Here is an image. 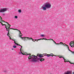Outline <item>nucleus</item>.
<instances>
[{
  "label": "nucleus",
  "instance_id": "18",
  "mask_svg": "<svg viewBox=\"0 0 74 74\" xmlns=\"http://www.w3.org/2000/svg\"><path fill=\"white\" fill-rule=\"evenodd\" d=\"M42 56H43V55H39V58H42V57H43Z\"/></svg>",
  "mask_w": 74,
  "mask_h": 74
},
{
  "label": "nucleus",
  "instance_id": "5",
  "mask_svg": "<svg viewBox=\"0 0 74 74\" xmlns=\"http://www.w3.org/2000/svg\"><path fill=\"white\" fill-rule=\"evenodd\" d=\"M8 25H7L6 26H5V27L6 28V29H9L11 27V25L9 24L8 23H7Z\"/></svg>",
  "mask_w": 74,
  "mask_h": 74
},
{
  "label": "nucleus",
  "instance_id": "6",
  "mask_svg": "<svg viewBox=\"0 0 74 74\" xmlns=\"http://www.w3.org/2000/svg\"><path fill=\"white\" fill-rule=\"evenodd\" d=\"M45 40H51V41H53L54 43L55 44H57V45H60V43H56V42H55V41L53 40L52 39H45Z\"/></svg>",
  "mask_w": 74,
  "mask_h": 74
},
{
  "label": "nucleus",
  "instance_id": "28",
  "mask_svg": "<svg viewBox=\"0 0 74 74\" xmlns=\"http://www.w3.org/2000/svg\"><path fill=\"white\" fill-rule=\"evenodd\" d=\"M34 56H35L34 55H33L32 56H31V58H32V57L34 58Z\"/></svg>",
  "mask_w": 74,
  "mask_h": 74
},
{
  "label": "nucleus",
  "instance_id": "11",
  "mask_svg": "<svg viewBox=\"0 0 74 74\" xmlns=\"http://www.w3.org/2000/svg\"><path fill=\"white\" fill-rule=\"evenodd\" d=\"M63 45H64V46H66V47H67V48L69 49V46H68L65 43H64L62 44Z\"/></svg>",
  "mask_w": 74,
  "mask_h": 74
},
{
  "label": "nucleus",
  "instance_id": "27",
  "mask_svg": "<svg viewBox=\"0 0 74 74\" xmlns=\"http://www.w3.org/2000/svg\"><path fill=\"white\" fill-rule=\"evenodd\" d=\"M68 49L69 51H70L73 54H74V53H73V52H74V51H70V50L69 49H69L68 48Z\"/></svg>",
  "mask_w": 74,
  "mask_h": 74
},
{
  "label": "nucleus",
  "instance_id": "26",
  "mask_svg": "<svg viewBox=\"0 0 74 74\" xmlns=\"http://www.w3.org/2000/svg\"><path fill=\"white\" fill-rule=\"evenodd\" d=\"M8 36L9 37L10 36V34H9V32H8V33L7 34Z\"/></svg>",
  "mask_w": 74,
  "mask_h": 74
},
{
  "label": "nucleus",
  "instance_id": "35",
  "mask_svg": "<svg viewBox=\"0 0 74 74\" xmlns=\"http://www.w3.org/2000/svg\"><path fill=\"white\" fill-rule=\"evenodd\" d=\"M16 45H17L18 46H19V45H19V44H17V43L16 44Z\"/></svg>",
  "mask_w": 74,
  "mask_h": 74
},
{
  "label": "nucleus",
  "instance_id": "22",
  "mask_svg": "<svg viewBox=\"0 0 74 74\" xmlns=\"http://www.w3.org/2000/svg\"><path fill=\"white\" fill-rule=\"evenodd\" d=\"M0 21H2L3 20V18H1V17L0 16Z\"/></svg>",
  "mask_w": 74,
  "mask_h": 74
},
{
  "label": "nucleus",
  "instance_id": "1",
  "mask_svg": "<svg viewBox=\"0 0 74 74\" xmlns=\"http://www.w3.org/2000/svg\"><path fill=\"white\" fill-rule=\"evenodd\" d=\"M7 8H5L4 9H2L0 10V12H4L5 11H7Z\"/></svg>",
  "mask_w": 74,
  "mask_h": 74
},
{
  "label": "nucleus",
  "instance_id": "23",
  "mask_svg": "<svg viewBox=\"0 0 74 74\" xmlns=\"http://www.w3.org/2000/svg\"><path fill=\"white\" fill-rule=\"evenodd\" d=\"M30 56H30L28 57V58L29 59H30L31 58H32V57H31V56Z\"/></svg>",
  "mask_w": 74,
  "mask_h": 74
},
{
  "label": "nucleus",
  "instance_id": "32",
  "mask_svg": "<svg viewBox=\"0 0 74 74\" xmlns=\"http://www.w3.org/2000/svg\"><path fill=\"white\" fill-rule=\"evenodd\" d=\"M34 58L36 59L37 58V57L36 56H35Z\"/></svg>",
  "mask_w": 74,
  "mask_h": 74
},
{
  "label": "nucleus",
  "instance_id": "14",
  "mask_svg": "<svg viewBox=\"0 0 74 74\" xmlns=\"http://www.w3.org/2000/svg\"><path fill=\"white\" fill-rule=\"evenodd\" d=\"M44 40V39H35V41H36L37 42H38V41H39V40Z\"/></svg>",
  "mask_w": 74,
  "mask_h": 74
},
{
  "label": "nucleus",
  "instance_id": "4",
  "mask_svg": "<svg viewBox=\"0 0 74 74\" xmlns=\"http://www.w3.org/2000/svg\"><path fill=\"white\" fill-rule=\"evenodd\" d=\"M19 46L21 47V48L20 49V51H21V53H22V55H27L28 54H27L26 53H22V52H21V49H22V46L21 45H19Z\"/></svg>",
  "mask_w": 74,
  "mask_h": 74
},
{
  "label": "nucleus",
  "instance_id": "16",
  "mask_svg": "<svg viewBox=\"0 0 74 74\" xmlns=\"http://www.w3.org/2000/svg\"><path fill=\"white\" fill-rule=\"evenodd\" d=\"M44 55V56H47V57H49V56H48V55H49V54H48L47 53L43 54V55Z\"/></svg>",
  "mask_w": 74,
  "mask_h": 74
},
{
  "label": "nucleus",
  "instance_id": "41",
  "mask_svg": "<svg viewBox=\"0 0 74 74\" xmlns=\"http://www.w3.org/2000/svg\"><path fill=\"white\" fill-rule=\"evenodd\" d=\"M12 40H13V41H15V39H14V40L12 39Z\"/></svg>",
  "mask_w": 74,
  "mask_h": 74
},
{
  "label": "nucleus",
  "instance_id": "33",
  "mask_svg": "<svg viewBox=\"0 0 74 74\" xmlns=\"http://www.w3.org/2000/svg\"><path fill=\"white\" fill-rule=\"evenodd\" d=\"M1 23V25H2V26H4L3 24V23L2 22Z\"/></svg>",
  "mask_w": 74,
  "mask_h": 74
},
{
  "label": "nucleus",
  "instance_id": "30",
  "mask_svg": "<svg viewBox=\"0 0 74 74\" xmlns=\"http://www.w3.org/2000/svg\"><path fill=\"white\" fill-rule=\"evenodd\" d=\"M60 44H61V45H62L63 44V42H60Z\"/></svg>",
  "mask_w": 74,
  "mask_h": 74
},
{
  "label": "nucleus",
  "instance_id": "34",
  "mask_svg": "<svg viewBox=\"0 0 74 74\" xmlns=\"http://www.w3.org/2000/svg\"><path fill=\"white\" fill-rule=\"evenodd\" d=\"M21 38L22 39H23L24 38V37H22V36H20Z\"/></svg>",
  "mask_w": 74,
  "mask_h": 74
},
{
  "label": "nucleus",
  "instance_id": "21",
  "mask_svg": "<svg viewBox=\"0 0 74 74\" xmlns=\"http://www.w3.org/2000/svg\"><path fill=\"white\" fill-rule=\"evenodd\" d=\"M18 12H19L20 13H21V10H18Z\"/></svg>",
  "mask_w": 74,
  "mask_h": 74
},
{
  "label": "nucleus",
  "instance_id": "31",
  "mask_svg": "<svg viewBox=\"0 0 74 74\" xmlns=\"http://www.w3.org/2000/svg\"><path fill=\"white\" fill-rule=\"evenodd\" d=\"M32 40L33 41H34V42H35V41H36V40H35L34 39H33Z\"/></svg>",
  "mask_w": 74,
  "mask_h": 74
},
{
  "label": "nucleus",
  "instance_id": "39",
  "mask_svg": "<svg viewBox=\"0 0 74 74\" xmlns=\"http://www.w3.org/2000/svg\"><path fill=\"white\" fill-rule=\"evenodd\" d=\"M22 36V34H21V35H20V37H21V36Z\"/></svg>",
  "mask_w": 74,
  "mask_h": 74
},
{
  "label": "nucleus",
  "instance_id": "36",
  "mask_svg": "<svg viewBox=\"0 0 74 74\" xmlns=\"http://www.w3.org/2000/svg\"><path fill=\"white\" fill-rule=\"evenodd\" d=\"M9 38H10V39H11V37L10 36H9Z\"/></svg>",
  "mask_w": 74,
  "mask_h": 74
},
{
  "label": "nucleus",
  "instance_id": "19",
  "mask_svg": "<svg viewBox=\"0 0 74 74\" xmlns=\"http://www.w3.org/2000/svg\"><path fill=\"white\" fill-rule=\"evenodd\" d=\"M14 30H17L18 31V32H19V34H22L21 33V31H20V30H18V29H14Z\"/></svg>",
  "mask_w": 74,
  "mask_h": 74
},
{
  "label": "nucleus",
  "instance_id": "37",
  "mask_svg": "<svg viewBox=\"0 0 74 74\" xmlns=\"http://www.w3.org/2000/svg\"><path fill=\"white\" fill-rule=\"evenodd\" d=\"M14 43L16 44V42H15V41H14Z\"/></svg>",
  "mask_w": 74,
  "mask_h": 74
},
{
  "label": "nucleus",
  "instance_id": "10",
  "mask_svg": "<svg viewBox=\"0 0 74 74\" xmlns=\"http://www.w3.org/2000/svg\"><path fill=\"white\" fill-rule=\"evenodd\" d=\"M64 62H69L70 63H71V64H73V63H71V62H70L69 60H64Z\"/></svg>",
  "mask_w": 74,
  "mask_h": 74
},
{
  "label": "nucleus",
  "instance_id": "2",
  "mask_svg": "<svg viewBox=\"0 0 74 74\" xmlns=\"http://www.w3.org/2000/svg\"><path fill=\"white\" fill-rule=\"evenodd\" d=\"M51 6V5L49 3L46 4L45 5V6L47 8H50Z\"/></svg>",
  "mask_w": 74,
  "mask_h": 74
},
{
  "label": "nucleus",
  "instance_id": "44",
  "mask_svg": "<svg viewBox=\"0 0 74 74\" xmlns=\"http://www.w3.org/2000/svg\"><path fill=\"white\" fill-rule=\"evenodd\" d=\"M44 39H46V38H44Z\"/></svg>",
  "mask_w": 74,
  "mask_h": 74
},
{
  "label": "nucleus",
  "instance_id": "8",
  "mask_svg": "<svg viewBox=\"0 0 74 74\" xmlns=\"http://www.w3.org/2000/svg\"><path fill=\"white\" fill-rule=\"evenodd\" d=\"M10 29H12L13 30H16V29H14L13 28H9V29H6V31H8V33H9Z\"/></svg>",
  "mask_w": 74,
  "mask_h": 74
},
{
  "label": "nucleus",
  "instance_id": "20",
  "mask_svg": "<svg viewBox=\"0 0 74 74\" xmlns=\"http://www.w3.org/2000/svg\"><path fill=\"white\" fill-rule=\"evenodd\" d=\"M1 22H5V23H7V22H5L4 21H3V20H1Z\"/></svg>",
  "mask_w": 74,
  "mask_h": 74
},
{
  "label": "nucleus",
  "instance_id": "45",
  "mask_svg": "<svg viewBox=\"0 0 74 74\" xmlns=\"http://www.w3.org/2000/svg\"><path fill=\"white\" fill-rule=\"evenodd\" d=\"M63 59L65 60V59H64V58Z\"/></svg>",
  "mask_w": 74,
  "mask_h": 74
},
{
  "label": "nucleus",
  "instance_id": "38",
  "mask_svg": "<svg viewBox=\"0 0 74 74\" xmlns=\"http://www.w3.org/2000/svg\"><path fill=\"white\" fill-rule=\"evenodd\" d=\"M41 36H42V37H44V36L43 35H41Z\"/></svg>",
  "mask_w": 74,
  "mask_h": 74
},
{
  "label": "nucleus",
  "instance_id": "46",
  "mask_svg": "<svg viewBox=\"0 0 74 74\" xmlns=\"http://www.w3.org/2000/svg\"><path fill=\"white\" fill-rule=\"evenodd\" d=\"M1 22H0V23H1Z\"/></svg>",
  "mask_w": 74,
  "mask_h": 74
},
{
  "label": "nucleus",
  "instance_id": "12",
  "mask_svg": "<svg viewBox=\"0 0 74 74\" xmlns=\"http://www.w3.org/2000/svg\"><path fill=\"white\" fill-rule=\"evenodd\" d=\"M48 56H53V53H51L50 54H49Z\"/></svg>",
  "mask_w": 74,
  "mask_h": 74
},
{
  "label": "nucleus",
  "instance_id": "25",
  "mask_svg": "<svg viewBox=\"0 0 74 74\" xmlns=\"http://www.w3.org/2000/svg\"><path fill=\"white\" fill-rule=\"evenodd\" d=\"M13 47L14 48H16V46L15 45L13 46Z\"/></svg>",
  "mask_w": 74,
  "mask_h": 74
},
{
  "label": "nucleus",
  "instance_id": "3",
  "mask_svg": "<svg viewBox=\"0 0 74 74\" xmlns=\"http://www.w3.org/2000/svg\"><path fill=\"white\" fill-rule=\"evenodd\" d=\"M71 47H74V44L73 41H71L69 43Z\"/></svg>",
  "mask_w": 74,
  "mask_h": 74
},
{
  "label": "nucleus",
  "instance_id": "15",
  "mask_svg": "<svg viewBox=\"0 0 74 74\" xmlns=\"http://www.w3.org/2000/svg\"><path fill=\"white\" fill-rule=\"evenodd\" d=\"M44 60H45V59L44 58H41L40 59V62H42L44 61Z\"/></svg>",
  "mask_w": 74,
  "mask_h": 74
},
{
  "label": "nucleus",
  "instance_id": "42",
  "mask_svg": "<svg viewBox=\"0 0 74 74\" xmlns=\"http://www.w3.org/2000/svg\"><path fill=\"white\" fill-rule=\"evenodd\" d=\"M72 52L73 53H74V52Z\"/></svg>",
  "mask_w": 74,
  "mask_h": 74
},
{
  "label": "nucleus",
  "instance_id": "43",
  "mask_svg": "<svg viewBox=\"0 0 74 74\" xmlns=\"http://www.w3.org/2000/svg\"><path fill=\"white\" fill-rule=\"evenodd\" d=\"M73 74H74V72L73 73Z\"/></svg>",
  "mask_w": 74,
  "mask_h": 74
},
{
  "label": "nucleus",
  "instance_id": "24",
  "mask_svg": "<svg viewBox=\"0 0 74 74\" xmlns=\"http://www.w3.org/2000/svg\"><path fill=\"white\" fill-rule=\"evenodd\" d=\"M16 19H17V18H18V16H15L14 17Z\"/></svg>",
  "mask_w": 74,
  "mask_h": 74
},
{
  "label": "nucleus",
  "instance_id": "40",
  "mask_svg": "<svg viewBox=\"0 0 74 74\" xmlns=\"http://www.w3.org/2000/svg\"><path fill=\"white\" fill-rule=\"evenodd\" d=\"M4 25H5V26H6V25L5 24H3V26Z\"/></svg>",
  "mask_w": 74,
  "mask_h": 74
},
{
  "label": "nucleus",
  "instance_id": "17",
  "mask_svg": "<svg viewBox=\"0 0 74 74\" xmlns=\"http://www.w3.org/2000/svg\"><path fill=\"white\" fill-rule=\"evenodd\" d=\"M28 37H24V41H25L27 39Z\"/></svg>",
  "mask_w": 74,
  "mask_h": 74
},
{
  "label": "nucleus",
  "instance_id": "7",
  "mask_svg": "<svg viewBox=\"0 0 74 74\" xmlns=\"http://www.w3.org/2000/svg\"><path fill=\"white\" fill-rule=\"evenodd\" d=\"M71 72L70 71H67L66 72H65L64 74H71Z\"/></svg>",
  "mask_w": 74,
  "mask_h": 74
},
{
  "label": "nucleus",
  "instance_id": "9",
  "mask_svg": "<svg viewBox=\"0 0 74 74\" xmlns=\"http://www.w3.org/2000/svg\"><path fill=\"white\" fill-rule=\"evenodd\" d=\"M42 8L43 10H44L45 11V10H47V8L46 7H43L42 6Z\"/></svg>",
  "mask_w": 74,
  "mask_h": 74
},
{
  "label": "nucleus",
  "instance_id": "13",
  "mask_svg": "<svg viewBox=\"0 0 74 74\" xmlns=\"http://www.w3.org/2000/svg\"><path fill=\"white\" fill-rule=\"evenodd\" d=\"M27 40H33V38H27Z\"/></svg>",
  "mask_w": 74,
  "mask_h": 74
},
{
  "label": "nucleus",
  "instance_id": "29",
  "mask_svg": "<svg viewBox=\"0 0 74 74\" xmlns=\"http://www.w3.org/2000/svg\"><path fill=\"white\" fill-rule=\"evenodd\" d=\"M60 58H63V56H59Z\"/></svg>",
  "mask_w": 74,
  "mask_h": 74
}]
</instances>
